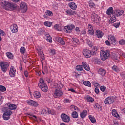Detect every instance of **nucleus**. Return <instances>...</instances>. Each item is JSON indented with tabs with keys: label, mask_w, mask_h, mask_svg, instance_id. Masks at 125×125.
<instances>
[{
	"label": "nucleus",
	"mask_w": 125,
	"mask_h": 125,
	"mask_svg": "<svg viewBox=\"0 0 125 125\" xmlns=\"http://www.w3.org/2000/svg\"><path fill=\"white\" fill-rule=\"evenodd\" d=\"M2 7L5 10H15L17 8V4L14 3H10L7 1L1 2Z\"/></svg>",
	"instance_id": "obj_1"
},
{
	"label": "nucleus",
	"mask_w": 125,
	"mask_h": 125,
	"mask_svg": "<svg viewBox=\"0 0 125 125\" xmlns=\"http://www.w3.org/2000/svg\"><path fill=\"white\" fill-rule=\"evenodd\" d=\"M3 112H4L3 114V118L5 121L8 120L10 119V116L12 114V111L8 109V107H5L3 108Z\"/></svg>",
	"instance_id": "obj_2"
},
{
	"label": "nucleus",
	"mask_w": 125,
	"mask_h": 125,
	"mask_svg": "<svg viewBox=\"0 0 125 125\" xmlns=\"http://www.w3.org/2000/svg\"><path fill=\"white\" fill-rule=\"evenodd\" d=\"M39 87H40L41 89L43 92H47L48 91V87L47 85L44 83V80L42 78L40 79V83L38 84Z\"/></svg>",
	"instance_id": "obj_3"
},
{
	"label": "nucleus",
	"mask_w": 125,
	"mask_h": 125,
	"mask_svg": "<svg viewBox=\"0 0 125 125\" xmlns=\"http://www.w3.org/2000/svg\"><path fill=\"white\" fill-rule=\"evenodd\" d=\"M101 58L103 61H105L107 59H109L110 58V53L109 52L102 51L101 53Z\"/></svg>",
	"instance_id": "obj_4"
},
{
	"label": "nucleus",
	"mask_w": 125,
	"mask_h": 125,
	"mask_svg": "<svg viewBox=\"0 0 125 125\" xmlns=\"http://www.w3.org/2000/svg\"><path fill=\"white\" fill-rule=\"evenodd\" d=\"M0 66L2 72H4V73H6V71H7V69H8L9 64H8V63L5 62H0Z\"/></svg>",
	"instance_id": "obj_5"
},
{
	"label": "nucleus",
	"mask_w": 125,
	"mask_h": 125,
	"mask_svg": "<svg viewBox=\"0 0 125 125\" xmlns=\"http://www.w3.org/2000/svg\"><path fill=\"white\" fill-rule=\"evenodd\" d=\"M74 29H75V25L74 24H71L64 27L63 30L64 32H65V33L70 34V33H72V30H74Z\"/></svg>",
	"instance_id": "obj_6"
},
{
	"label": "nucleus",
	"mask_w": 125,
	"mask_h": 125,
	"mask_svg": "<svg viewBox=\"0 0 125 125\" xmlns=\"http://www.w3.org/2000/svg\"><path fill=\"white\" fill-rule=\"evenodd\" d=\"M20 9L21 10V12H22V13H25V12H27L28 7H27V5L25 2H22L20 4Z\"/></svg>",
	"instance_id": "obj_7"
},
{
	"label": "nucleus",
	"mask_w": 125,
	"mask_h": 125,
	"mask_svg": "<svg viewBox=\"0 0 125 125\" xmlns=\"http://www.w3.org/2000/svg\"><path fill=\"white\" fill-rule=\"evenodd\" d=\"M62 95H63V92L61 91V90L55 89V93L54 94V97L55 98H58L60 97V96H62Z\"/></svg>",
	"instance_id": "obj_8"
},
{
	"label": "nucleus",
	"mask_w": 125,
	"mask_h": 125,
	"mask_svg": "<svg viewBox=\"0 0 125 125\" xmlns=\"http://www.w3.org/2000/svg\"><path fill=\"white\" fill-rule=\"evenodd\" d=\"M83 53L86 58H90V57L92 55L91 51L87 49H84L83 51Z\"/></svg>",
	"instance_id": "obj_9"
},
{
	"label": "nucleus",
	"mask_w": 125,
	"mask_h": 125,
	"mask_svg": "<svg viewBox=\"0 0 125 125\" xmlns=\"http://www.w3.org/2000/svg\"><path fill=\"white\" fill-rule=\"evenodd\" d=\"M61 118L63 122H65V123H69L70 122V117L66 114H62Z\"/></svg>",
	"instance_id": "obj_10"
},
{
	"label": "nucleus",
	"mask_w": 125,
	"mask_h": 125,
	"mask_svg": "<svg viewBox=\"0 0 125 125\" xmlns=\"http://www.w3.org/2000/svg\"><path fill=\"white\" fill-rule=\"evenodd\" d=\"M105 104H112L115 102V98L113 97H107L104 101Z\"/></svg>",
	"instance_id": "obj_11"
},
{
	"label": "nucleus",
	"mask_w": 125,
	"mask_h": 125,
	"mask_svg": "<svg viewBox=\"0 0 125 125\" xmlns=\"http://www.w3.org/2000/svg\"><path fill=\"white\" fill-rule=\"evenodd\" d=\"M27 103H28L29 105H30V106H33V107H38V106H39L38 103L32 100H27Z\"/></svg>",
	"instance_id": "obj_12"
},
{
	"label": "nucleus",
	"mask_w": 125,
	"mask_h": 125,
	"mask_svg": "<svg viewBox=\"0 0 125 125\" xmlns=\"http://www.w3.org/2000/svg\"><path fill=\"white\" fill-rule=\"evenodd\" d=\"M100 17L97 15V14L95 13L92 14L91 15V19L92 21H94L95 22H98L100 21L99 20Z\"/></svg>",
	"instance_id": "obj_13"
},
{
	"label": "nucleus",
	"mask_w": 125,
	"mask_h": 125,
	"mask_svg": "<svg viewBox=\"0 0 125 125\" xmlns=\"http://www.w3.org/2000/svg\"><path fill=\"white\" fill-rule=\"evenodd\" d=\"M53 88H55L56 89H61V88H63V84L61 83V82L58 83H54Z\"/></svg>",
	"instance_id": "obj_14"
},
{
	"label": "nucleus",
	"mask_w": 125,
	"mask_h": 125,
	"mask_svg": "<svg viewBox=\"0 0 125 125\" xmlns=\"http://www.w3.org/2000/svg\"><path fill=\"white\" fill-rule=\"evenodd\" d=\"M15 73H16L15 68L13 66H11L9 71V75L11 78H13L15 76Z\"/></svg>",
	"instance_id": "obj_15"
},
{
	"label": "nucleus",
	"mask_w": 125,
	"mask_h": 125,
	"mask_svg": "<svg viewBox=\"0 0 125 125\" xmlns=\"http://www.w3.org/2000/svg\"><path fill=\"white\" fill-rule=\"evenodd\" d=\"M108 39H110L111 44H112L113 45H115V44H116L117 40H116V38H115L114 36L110 35L109 38H108Z\"/></svg>",
	"instance_id": "obj_16"
},
{
	"label": "nucleus",
	"mask_w": 125,
	"mask_h": 125,
	"mask_svg": "<svg viewBox=\"0 0 125 125\" xmlns=\"http://www.w3.org/2000/svg\"><path fill=\"white\" fill-rule=\"evenodd\" d=\"M103 35H104V33H103V32L102 31L100 30H96V36H97L99 39H101V38L103 37Z\"/></svg>",
	"instance_id": "obj_17"
},
{
	"label": "nucleus",
	"mask_w": 125,
	"mask_h": 125,
	"mask_svg": "<svg viewBox=\"0 0 125 125\" xmlns=\"http://www.w3.org/2000/svg\"><path fill=\"white\" fill-rule=\"evenodd\" d=\"M113 14L116 16H121V15L124 14V10H117L113 12Z\"/></svg>",
	"instance_id": "obj_18"
},
{
	"label": "nucleus",
	"mask_w": 125,
	"mask_h": 125,
	"mask_svg": "<svg viewBox=\"0 0 125 125\" xmlns=\"http://www.w3.org/2000/svg\"><path fill=\"white\" fill-rule=\"evenodd\" d=\"M65 12H66L67 15H75V14H77V12L75 11H73L71 9L69 10H66L65 11Z\"/></svg>",
	"instance_id": "obj_19"
},
{
	"label": "nucleus",
	"mask_w": 125,
	"mask_h": 125,
	"mask_svg": "<svg viewBox=\"0 0 125 125\" xmlns=\"http://www.w3.org/2000/svg\"><path fill=\"white\" fill-rule=\"evenodd\" d=\"M17 108V106L16 104H9L8 105V110H10V111L12 110H16Z\"/></svg>",
	"instance_id": "obj_20"
},
{
	"label": "nucleus",
	"mask_w": 125,
	"mask_h": 125,
	"mask_svg": "<svg viewBox=\"0 0 125 125\" xmlns=\"http://www.w3.org/2000/svg\"><path fill=\"white\" fill-rule=\"evenodd\" d=\"M11 30L13 33H17V32H18V27L17 25H13L12 27H11Z\"/></svg>",
	"instance_id": "obj_21"
},
{
	"label": "nucleus",
	"mask_w": 125,
	"mask_h": 125,
	"mask_svg": "<svg viewBox=\"0 0 125 125\" xmlns=\"http://www.w3.org/2000/svg\"><path fill=\"white\" fill-rule=\"evenodd\" d=\"M82 65H83V68H84L86 71H90V68L89 67V65H87L86 62H82Z\"/></svg>",
	"instance_id": "obj_22"
},
{
	"label": "nucleus",
	"mask_w": 125,
	"mask_h": 125,
	"mask_svg": "<svg viewBox=\"0 0 125 125\" xmlns=\"http://www.w3.org/2000/svg\"><path fill=\"white\" fill-rule=\"evenodd\" d=\"M86 115H87V110H84L80 113V117L82 119H84L85 117H86Z\"/></svg>",
	"instance_id": "obj_23"
},
{
	"label": "nucleus",
	"mask_w": 125,
	"mask_h": 125,
	"mask_svg": "<svg viewBox=\"0 0 125 125\" xmlns=\"http://www.w3.org/2000/svg\"><path fill=\"white\" fill-rule=\"evenodd\" d=\"M106 70L102 69V68H100L98 71V73L102 76V77H104L105 75H106Z\"/></svg>",
	"instance_id": "obj_24"
},
{
	"label": "nucleus",
	"mask_w": 125,
	"mask_h": 125,
	"mask_svg": "<svg viewBox=\"0 0 125 125\" xmlns=\"http://www.w3.org/2000/svg\"><path fill=\"white\" fill-rule=\"evenodd\" d=\"M57 41L58 42L61 43L62 45H65V41L63 40V39H62V38L58 37L57 39Z\"/></svg>",
	"instance_id": "obj_25"
},
{
	"label": "nucleus",
	"mask_w": 125,
	"mask_h": 125,
	"mask_svg": "<svg viewBox=\"0 0 125 125\" xmlns=\"http://www.w3.org/2000/svg\"><path fill=\"white\" fill-rule=\"evenodd\" d=\"M45 39H46L48 42H52V38H51V36H50L49 34H46L45 36Z\"/></svg>",
	"instance_id": "obj_26"
},
{
	"label": "nucleus",
	"mask_w": 125,
	"mask_h": 125,
	"mask_svg": "<svg viewBox=\"0 0 125 125\" xmlns=\"http://www.w3.org/2000/svg\"><path fill=\"white\" fill-rule=\"evenodd\" d=\"M113 11H114L113 7H110L106 11V14H107V15H111V14H114Z\"/></svg>",
	"instance_id": "obj_27"
},
{
	"label": "nucleus",
	"mask_w": 125,
	"mask_h": 125,
	"mask_svg": "<svg viewBox=\"0 0 125 125\" xmlns=\"http://www.w3.org/2000/svg\"><path fill=\"white\" fill-rule=\"evenodd\" d=\"M38 51L40 57L42 58V60H45V57H44V54H43V52L41 50V49L38 50Z\"/></svg>",
	"instance_id": "obj_28"
},
{
	"label": "nucleus",
	"mask_w": 125,
	"mask_h": 125,
	"mask_svg": "<svg viewBox=\"0 0 125 125\" xmlns=\"http://www.w3.org/2000/svg\"><path fill=\"white\" fill-rule=\"evenodd\" d=\"M69 5L70 8H71V9H73V10H75L77 9V5L74 2L69 3Z\"/></svg>",
	"instance_id": "obj_29"
},
{
	"label": "nucleus",
	"mask_w": 125,
	"mask_h": 125,
	"mask_svg": "<svg viewBox=\"0 0 125 125\" xmlns=\"http://www.w3.org/2000/svg\"><path fill=\"white\" fill-rule=\"evenodd\" d=\"M33 95L35 98H40L41 97V93L36 91L33 93Z\"/></svg>",
	"instance_id": "obj_30"
},
{
	"label": "nucleus",
	"mask_w": 125,
	"mask_h": 125,
	"mask_svg": "<svg viewBox=\"0 0 125 125\" xmlns=\"http://www.w3.org/2000/svg\"><path fill=\"white\" fill-rule=\"evenodd\" d=\"M97 50H98L97 47H94L91 51L92 55H96V53H97Z\"/></svg>",
	"instance_id": "obj_31"
},
{
	"label": "nucleus",
	"mask_w": 125,
	"mask_h": 125,
	"mask_svg": "<svg viewBox=\"0 0 125 125\" xmlns=\"http://www.w3.org/2000/svg\"><path fill=\"white\" fill-rule=\"evenodd\" d=\"M117 21V19L116 18V17L114 16L113 17H112L110 19L109 21V22L110 24H113L114 22H116Z\"/></svg>",
	"instance_id": "obj_32"
},
{
	"label": "nucleus",
	"mask_w": 125,
	"mask_h": 125,
	"mask_svg": "<svg viewBox=\"0 0 125 125\" xmlns=\"http://www.w3.org/2000/svg\"><path fill=\"white\" fill-rule=\"evenodd\" d=\"M83 84L88 87H91V83L89 81H86L83 82Z\"/></svg>",
	"instance_id": "obj_33"
},
{
	"label": "nucleus",
	"mask_w": 125,
	"mask_h": 125,
	"mask_svg": "<svg viewBox=\"0 0 125 125\" xmlns=\"http://www.w3.org/2000/svg\"><path fill=\"white\" fill-rule=\"evenodd\" d=\"M54 28L55 30H57V31H61L63 30V28L60 26H59V25L58 24H56L54 26Z\"/></svg>",
	"instance_id": "obj_34"
},
{
	"label": "nucleus",
	"mask_w": 125,
	"mask_h": 125,
	"mask_svg": "<svg viewBox=\"0 0 125 125\" xmlns=\"http://www.w3.org/2000/svg\"><path fill=\"white\" fill-rule=\"evenodd\" d=\"M71 116L74 119H77V118L79 117V115L78 114V112L77 111H73L71 114Z\"/></svg>",
	"instance_id": "obj_35"
},
{
	"label": "nucleus",
	"mask_w": 125,
	"mask_h": 125,
	"mask_svg": "<svg viewBox=\"0 0 125 125\" xmlns=\"http://www.w3.org/2000/svg\"><path fill=\"white\" fill-rule=\"evenodd\" d=\"M89 118L90 121H91V123H94L96 122V119H95V117L92 115H89Z\"/></svg>",
	"instance_id": "obj_36"
},
{
	"label": "nucleus",
	"mask_w": 125,
	"mask_h": 125,
	"mask_svg": "<svg viewBox=\"0 0 125 125\" xmlns=\"http://www.w3.org/2000/svg\"><path fill=\"white\" fill-rule=\"evenodd\" d=\"M47 113L48 114H51V111H49V110H46L45 109H43L42 110V111L41 112V114L42 115L43 114V115H46V114H47Z\"/></svg>",
	"instance_id": "obj_37"
},
{
	"label": "nucleus",
	"mask_w": 125,
	"mask_h": 125,
	"mask_svg": "<svg viewBox=\"0 0 125 125\" xmlns=\"http://www.w3.org/2000/svg\"><path fill=\"white\" fill-rule=\"evenodd\" d=\"M72 42H73V43H76V44H80V41H79V39L77 38H72Z\"/></svg>",
	"instance_id": "obj_38"
},
{
	"label": "nucleus",
	"mask_w": 125,
	"mask_h": 125,
	"mask_svg": "<svg viewBox=\"0 0 125 125\" xmlns=\"http://www.w3.org/2000/svg\"><path fill=\"white\" fill-rule=\"evenodd\" d=\"M76 69L77 71H83V65L76 66Z\"/></svg>",
	"instance_id": "obj_39"
},
{
	"label": "nucleus",
	"mask_w": 125,
	"mask_h": 125,
	"mask_svg": "<svg viewBox=\"0 0 125 125\" xmlns=\"http://www.w3.org/2000/svg\"><path fill=\"white\" fill-rule=\"evenodd\" d=\"M94 108L95 109H98V110H100V111H101V110H102V107L100 106L98 103H96L95 104Z\"/></svg>",
	"instance_id": "obj_40"
},
{
	"label": "nucleus",
	"mask_w": 125,
	"mask_h": 125,
	"mask_svg": "<svg viewBox=\"0 0 125 125\" xmlns=\"http://www.w3.org/2000/svg\"><path fill=\"white\" fill-rule=\"evenodd\" d=\"M111 58L112 59H113V60H118V59L119 58V57L115 53H113L111 55Z\"/></svg>",
	"instance_id": "obj_41"
},
{
	"label": "nucleus",
	"mask_w": 125,
	"mask_h": 125,
	"mask_svg": "<svg viewBox=\"0 0 125 125\" xmlns=\"http://www.w3.org/2000/svg\"><path fill=\"white\" fill-rule=\"evenodd\" d=\"M112 115L114 117H118V116H119V114H118V112H117V110H116V109L112 110Z\"/></svg>",
	"instance_id": "obj_42"
},
{
	"label": "nucleus",
	"mask_w": 125,
	"mask_h": 125,
	"mask_svg": "<svg viewBox=\"0 0 125 125\" xmlns=\"http://www.w3.org/2000/svg\"><path fill=\"white\" fill-rule=\"evenodd\" d=\"M86 99L88 102H93L94 101V99L89 96H87Z\"/></svg>",
	"instance_id": "obj_43"
},
{
	"label": "nucleus",
	"mask_w": 125,
	"mask_h": 125,
	"mask_svg": "<svg viewBox=\"0 0 125 125\" xmlns=\"http://www.w3.org/2000/svg\"><path fill=\"white\" fill-rule=\"evenodd\" d=\"M6 54L8 58H9L10 59H13V55H12L11 53L7 52Z\"/></svg>",
	"instance_id": "obj_44"
},
{
	"label": "nucleus",
	"mask_w": 125,
	"mask_h": 125,
	"mask_svg": "<svg viewBox=\"0 0 125 125\" xmlns=\"http://www.w3.org/2000/svg\"><path fill=\"white\" fill-rule=\"evenodd\" d=\"M6 91V88L4 86L0 85V91L2 92H4V91Z\"/></svg>",
	"instance_id": "obj_45"
},
{
	"label": "nucleus",
	"mask_w": 125,
	"mask_h": 125,
	"mask_svg": "<svg viewBox=\"0 0 125 125\" xmlns=\"http://www.w3.org/2000/svg\"><path fill=\"white\" fill-rule=\"evenodd\" d=\"M44 25L47 27H51V25H52V23L49 21H46L44 23Z\"/></svg>",
	"instance_id": "obj_46"
},
{
	"label": "nucleus",
	"mask_w": 125,
	"mask_h": 125,
	"mask_svg": "<svg viewBox=\"0 0 125 125\" xmlns=\"http://www.w3.org/2000/svg\"><path fill=\"white\" fill-rule=\"evenodd\" d=\"M20 50L21 53L24 54V53H25V51H26V49L24 47H21Z\"/></svg>",
	"instance_id": "obj_47"
},
{
	"label": "nucleus",
	"mask_w": 125,
	"mask_h": 125,
	"mask_svg": "<svg viewBox=\"0 0 125 125\" xmlns=\"http://www.w3.org/2000/svg\"><path fill=\"white\" fill-rule=\"evenodd\" d=\"M45 13L46 14H47V15H48L49 16H52V15H53V13L49 10H47Z\"/></svg>",
	"instance_id": "obj_48"
},
{
	"label": "nucleus",
	"mask_w": 125,
	"mask_h": 125,
	"mask_svg": "<svg viewBox=\"0 0 125 125\" xmlns=\"http://www.w3.org/2000/svg\"><path fill=\"white\" fill-rule=\"evenodd\" d=\"M119 44H121V45H124L125 44V41L124 39H122L119 42Z\"/></svg>",
	"instance_id": "obj_49"
},
{
	"label": "nucleus",
	"mask_w": 125,
	"mask_h": 125,
	"mask_svg": "<svg viewBox=\"0 0 125 125\" xmlns=\"http://www.w3.org/2000/svg\"><path fill=\"white\" fill-rule=\"evenodd\" d=\"M89 5L90 7L92 8V7H94V6H95V4H94V3H93V2H92V1H90L89 3Z\"/></svg>",
	"instance_id": "obj_50"
},
{
	"label": "nucleus",
	"mask_w": 125,
	"mask_h": 125,
	"mask_svg": "<svg viewBox=\"0 0 125 125\" xmlns=\"http://www.w3.org/2000/svg\"><path fill=\"white\" fill-rule=\"evenodd\" d=\"M100 90L103 92H104V91H105L106 90V87L105 86H101L100 87Z\"/></svg>",
	"instance_id": "obj_51"
},
{
	"label": "nucleus",
	"mask_w": 125,
	"mask_h": 125,
	"mask_svg": "<svg viewBox=\"0 0 125 125\" xmlns=\"http://www.w3.org/2000/svg\"><path fill=\"white\" fill-rule=\"evenodd\" d=\"M113 25L115 28H119L120 27V22L113 23Z\"/></svg>",
	"instance_id": "obj_52"
},
{
	"label": "nucleus",
	"mask_w": 125,
	"mask_h": 125,
	"mask_svg": "<svg viewBox=\"0 0 125 125\" xmlns=\"http://www.w3.org/2000/svg\"><path fill=\"white\" fill-rule=\"evenodd\" d=\"M112 70H113L115 72H118V71L119 70L118 69V67H117V66L116 65H114L112 67Z\"/></svg>",
	"instance_id": "obj_53"
},
{
	"label": "nucleus",
	"mask_w": 125,
	"mask_h": 125,
	"mask_svg": "<svg viewBox=\"0 0 125 125\" xmlns=\"http://www.w3.org/2000/svg\"><path fill=\"white\" fill-rule=\"evenodd\" d=\"M88 31L93 30V28H92V26L91 25V24H88Z\"/></svg>",
	"instance_id": "obj_54"
},
{
	"label": "nucleus",
	"mask_w": 125,
	"mask_h": 125,
	"mask_svg": "<svg viewBox=\"0 0 125 125\" xmlns=\"http://www.w3.org/2000/svg\"><path fill=\"white\" fill-rule=\"evenodd\" d=\"M95 92L96 93V94H98L99 93V89H98V87H96Z\"/></svg>",
	"instance_id": "obj_55"
},
{
	"label": "nucleus",
	"mask_w": 125,
	"mask_h": 125,
	"mask_svg": "<svg viewBox=\"0 0 125 125\" xmlns=\"http://www.w3.org/2000/svg\"><path fill=\"white\" fill-rule=\"evenodd\" d=\"M44 71H45V73H48V68L47 66H45L44 67Z\"/></svg>",
	"instance_id": "obj_56"
},
{
	"label": "nucleus",
	"mask_w": 125,
	"mask_h": 125,
	"mask_svg": "<svg viewBox=\"0 0 125 125\" xmlns=\"http://www.w3.org/2000/svg\"><path fill=\"white\" fill-rule=\"evenodd\" d=\"M105 43H106V45H108L109 46H111V43L108 40H106L105 41Z\"/></svg>",
	"instance_id": "obj_57"
},
{
	"label": "nucleus",
	"mask_w": 125,
	"mask_h": 125,
	"mask_svg": "<svg viewBox=\"0 0 125 125\" xmlns=\"http://www.w3.org/2000/svg\"><path fill=\"white\" fill-rule=\"evenodd\" d=\"M0 35H1L2 36H4L5 35V33H4L3 30L0 29Z\"/></svg>",
	"instance_id": "obj_58"
},
{
	"label": "nucleus",
	"mask_w": 125,
	"mask_h": 125,
	"mask_svg": "<svg viewBox=\"0 0 125 125\" xmlns=\"http://www.w3.org/2000/svg\"><path fill=\"white\" fill-rule=\"evenodd\" d=\"M88 32H89L90 35H94V31L93 30H88Z\"/></svg>",
	"instance_id": "obj_59"
},
{
	"label": "nucleus",
	"mask_w": 125,
	"mask_h": 125,
	"mask_svg": "<svg viewBox=\"0 0 125 125\" xmlns=\"http://www.w3.org/2000/svg\"><path fill=\"white\" fill-rule=\"evenodd\" d=\"M94 86H95V87H97V86H99V83L97 82H95L94 83Z\"/></svg>",
	"instance_id": "obj_60"
},
{
	"label": "nucleus",
	"mask_w": 125,
	"mask_h": 125,
	"mask_svg": "<svg viewBox=\"0 0 125 125\" xmlns=\"http://www.w3.org/2000/svg\"><path fill=\"white\" fill-rule=\"evenodd\" d=\"M87 43L88 45L90 46V47H92V43H91L90 41L89 42L88 41H87Z\"/></svg>",
	"instance_id": "obj_61"
},
{
	"label": "nucleus",
	"mask_w": 125,
	"mask_h": 125,
	"mask_svg": "<svg viewBox=\"0 0 125 125\" xmlns=\"http://www.w3.org/2000/svg\"><path fill=\"white\" fill-rule=\"evenodd\" d=\"M64 103H70V100L69 99H65L64 100Z\"/></svg>",
	"instance_id": "obj_62"
},
{
	"label": "nucleus",
	"mask_w": 125,
	"mask_h": 125,
	"mask_svg": "<svg viewBox=\"0 0 125 125\" xmlns=\"http://www.w3.org/2000/svg\"><path fill=\"white\" fill-rule=\"evenodd\" d=\"M68 91H71V92H75L76 93V91L73 88L68 89Z\"/></svg>",
	"instance_id": "obj_63"
},
{
	"label": "nucleus",
	"mask_w": 125,
	"mask_h": 125,
	"mask_svg": "<svg viewBox=\"0 0 125 125\" xmlns=\"http://www.w3.org/2000/svg\"><path fill=\"white\" fill-rule=\"evenodd\" d=\"M29 75V73H28L27 71H24V76H25V77H28V76Z\"/></svg>",
	"instance_id": "obj_64"
}]
</instances>
